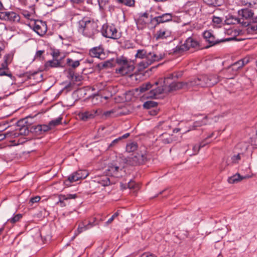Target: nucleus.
Segmentation results:
<instances>
[{
	"label": "nucleus",
	"instance_id": "nucleus-51",
	"mask_svg": "<svg viewBox=\"0 0 257 257\" xmlns=\"http://www.w3.org/2000/svg\"><path fill=\"white\" fill-rule=\"evenodd\" d=\"M53 58H54V59H57V58L60 55V52L59 51V50H54L52 54Z\"/></svg>",
	"mask_w": 257,
	"mask_h": 257
},
{
	"label": "nucleus",
	"instance_id": "nucleus-12",
	"mask_svg": "<svg viewBox=\"0 0 257 257\" xmlns=\"http://www.w3.org/2000/svg\"><path fill=\"white\" fill-rule=\"evenodd\" d=\"M154 38L156 41L164 39H168L169 41H171V39H172V32L167 28H163L156 33Z\"/></svg>",
	"mask_w": 257,
	"mask_h": 257
},
{
	"label": "nucleus",
	"instance_id": "nucleus-58",
	"mask_svg": "<svg viewBox=\"0 0 257 257\" xmlns=\"http://www.w3.org/2000/svg\"><path fill=\"white\" fill-rule=\"evenodd\" d=\"M113 111L112 110L107 111L106 112H104L103 113V115L106 117H108L110 115L111 113H113Z\"/></svg>",
	"mask_w": 257,
	"mask_h": 257
},
{
	"label": "nucleus",
	"instance_id": "nucleus-41",
	"mask_svg": "<svg viewBox=\"0 0 257 257\" xmlns=\"http://www.w3.org/2000/svg\"><path fill=\"white\" fill-rule=\"evenodd\" d=\"M118 3L123 4L128 7L135 5V0H116Z\"/></svg>",
	"mask_w": 257,
	"mask_h": 257
},
{
	"label": "nucleus",
	"instance_id": "nucleus-40",
	"mask_svg": "<svg viewBox=\"0 0 257 257\" xmlns=\"http://www.w3.org/2000/svg\"><path fill=\"white\" fill-rule=\"evenodd\" d=\"M214 133H212L210 135H209L206 138H205L200 143L199 145L198 146V149L196 152V153H198L200 148L204 147L206 144L209 143V142L207 141V139L212 137Z\"/></svg>",
	"mask_w": 257,
	"mask_h": 257
},
{
	"label": "nucleus",
	"instance_id": "nucleus-30",
	"mask_svg": "<svg viewBox=\"0 0 257 257\" xmlns=\"http://www.w3.org/2000/svg\"><path fill=\"white\" fill-rule=\"evenodd\" d=\"M130 135V133H126L122 136L121 137H120L115 140H114L108 146V148H111L112 147H114L116 146L119 142H120L122 139H126L128 138Z\"/></svg>",
	"mask_w": 257,
	"mask_h": 257
},
{
	"label": "nucleus",
	"instance_id": "nucleus-49",
	"mask_svg": "<svg viewBox=\"0 0 257 257\" xmlns=\"http://www.w3.org/2000/svg\"><path fill=\"white\" fill-rule=\"evenodd\" d=\"M207 119V117H204V118L203 119L202 121L201 122H195L194 123V124H195V126H201L203 124H206V122H205V120Z\"/></svg>",
	"mask_w": 257,
	"mask_h": 257
},
{
	"label": "nucleus",
	"instance_id": "nucleus-35",
	"mask_svg": "<svg viewBox=\"0 0 257 257\" xmlns=\"http://www.w3.org/2000/svg\"><path fill=\"white\" fill-rule=\"evenodd\" d=\"M207 5L217 7L221 5V0H203Z\"/></svg>",
	"mask_w": 257,
	"mask_h": 257
},
{
	"label": "nucleus",
	"instance_id": "nucleus-48",
	"mask_svg": "<svg viewBox=\"0 0 257 257\" xmlns=\"http://www.w3.org/2000/svg\"><path fill=\"white\" fill-rule=\"evenodd\" d=\"M127 188L129 189H134L136 186V183L134 181L131 180L127 183Z\"/></svg>",
	"mask_w": 257,
	"mask_h": 257
},
{
	"label": "nucleus",
	"instance_id": "nucleus-59",
	"mask_svg": "<svg viewBox=\"0 0 257 257\" xmlns=\"http://www.w3.org/2000/svg\"><path fill=\"white\" fill-rule=\"evenodd\" d=\"M149 16V14L147 13H145L142 15V16L140 17V20H141L143 18H146L148 19Z\"/></svg>",
	"mask_w": 257,
	"mask_h": 257
},
{
	"label": "nucleus",
	"instance_id": "nucleus-10",
	"mask_svg": "<svg viewBox=\"0 0 257 257\" xmlns=\"http://www.w3.org/2000/svg\"><path fill=\"white\" fill-rule=\"evenodd\" d=\"M3 5L0 1V19L3 20L8 21L11 22H18L20 20L18 14L14 12L5 11L2 10Z\"/></svg>",
	"mask_w": 257,
	"mask_h": 257
},
{
	"label": "nucleus",
	"instance_id": "nucleus-19",
	"mask_svg": "<svg viewBox=\"0 0 257 257\" xmlns=\"http://www.w3.org/2000/svg\"><path fill=\"white\" fill-rule=\"evenodd\" d=\"M77 197L76 194H68L66 195L60 194L59 195V201L57 203V204H59V205L63 207L66 206V204L64 203V200H67L68 199H75Z\"/></svg>",
	"mask_w": 257,
	"mask_h": 257
},
{
	"label": "nucleus",
	"instance_id": "nucleus-54",
	"mask_svg": "<svg viewBox=\"0 0 257 257\" xmlns=\"http://www.w3.org/2000/svg\"><path fill=\"white\" fill-rule=\"evenodd\" d=\"M140 257H157L155 254L149 252L143 253Z\"/></svg>",
	"mask_w": 257,
	"mask_h": 257
},
{
	"label": "nucleus",
	"instance_id": "nucleus-46",
	"mask_svg": "<svg viewBox=\"0 0 257 257\" xmlns=\"http://www.w3.org/2000/svg\"><path fill=\"white\" fill-rule=\"evenodd\" d=\"M222 20L221 18L213 16L212 17V22L216 25H219L221 23Z\"/></svg>",
	"mask_w": 257,
	"mask_h": 257
},
{
	"label": "nucleus",
	"instance_id": "nucleus-31",
	"mask_svg": "<svg viewBox=\"0 0 257 257\" xmlns=\"http://www.w3.org/2000/svg\"><path fill=\"white\" fill-rule=\"evenodd\" d=\"M153 86L154 85H152L151 83L147 82L141 85L137 89V90H139L141 93H144L151 89Z\"/></svg>",
	"mask_w": 257,
	"mask_h": 257
},
{
	"label": "nucleus",
	"instance_id": "nucleus-33",
	"mask_svg": "<svg viewBox=\"0 0 257 257\" xmlns=\"http://www.w3.org/2000/svg\"><path fill=\"white\" fill-rule=\"evenodd\" d=\"M68 77L73 82H77L80 81V78L79 76H77L75 72L71 69L68 70Z\"/></svg>",
	"mask_w": 257,
	"mask_h": 257
},
{
	"label": "nucleus",
	"instance_id": "nucleus-26",
	"mask_svg": "<svg viewBox=\"0 0 257 257\" xmlns=\"http://www.w3.org/2000/svg\"><path fill=\"white\" fill-rule=\"evenodd\" d=\"M160 138L162 143L164 144L172 143L175 140L174 139V137H173V135H170L166 133L162 134L160 136Z\"/></svg>",
	"mask_w": 257,
	"mask_h": 257
},
{
	"label": "nucleus",
	"instance_id": "nucleus-45",
	"mask_svg": "<svg viewBox=\"0 0 257 257\" xmlns=\"http://www.w3.org/2000/svg\"><path fill=\"white\" fill-rule=\"evenodd\" d=\"M12 60V57L11 54H7L4 57V61L8 64H10Z\"/></svg>",
	"mask_w": 257,
	"mask_h": 257
},
{
	"label": "nucleus",
	"instance_id": "nucleus-6",
	"mask_svg": "<svg viewBox=\"0 0 257 257\" xmlns=\"http://www.w3.org/2000/svg\"><path fill=\"white\" fill-rule=\"evenodd\" d=\"M165 92H171L180 89L190 88L189 81L187 82H177L172 79L165 77L163 80Z\"/></svg>",
	"mask_w": 257,
	"mask_h": 257
},
{
	"label": "nucleus",
	"instance_id": "nucleus-23",
	"mask_svg": "<svg viewBox=\"0 0 257 257\" xmlns=\"http://www.w3.org/2000/svg\"><path fill=\"white\" fill-rule=\"evenodd\" d=\"M34 131L38 135H41L50 130V127L48 125L40 124L32 127Z\"/></svg>",
	"mask_w": 257,
	"mask_h": 257
},
{
	"label": "nucleus",
	"instance_id": "nucleus-7",
	"mask_svg": "<svg viewBox=\"0 0 257 257\" xmlns=\"http://www.w3.org/2000/svg\"><path fill=\"white\" fill-rule=\"evenodd\" d=\"M116 63L120 66L118 69H116V72L119 74L126 75L134 70V65L124 57L117 58Z\"/></svg>",
	"mask_w": 257,
	"mask_h": 257
},
{
	"label": "nucleus",
	"instance_id": "nucleus-55",
	"mask_svg": "<svg viewBox=\"0 0 257 257\" xmlns=\"http://www.w3.org/2000/svg\"><path fill=\"white\" fill-rule=\"evenodd\" d=\"M8 65H9V64L8 63H6L4 61L2 63L0 68L9 71V68L8 67Z\"/></svg>",
	"mask_w": 257,
	"mask_h": 257
},
{
	"label": "nucleus",
	"instance_id": "nucleus-64",
	"mask_svg": "<svg viewBox=\"0 0 257 257\" xmlns=\"http://www.w3.org/2000/svg\"><path fill=\"white\" fill-rule=\"evenodd\" d=\"M46 4L48 6H52V3L50 2H49V1L46 0Z\"/></svg>",
	"mask_w": 257,
	"mask_h": 257
},
{
	"label": "nucleus",
	"instance_id": "nucleus-24",
	"mask_svg": "<svg viewBox=\"0 0 257 257\" xmlns=\"http://www.w3.org/2000/svg\"><path fill=\"white\" fill-rule=\"evenodd\" d=\"M113 60L111 59L109 60H107L104 62H101L100 63L97 64L96 65V67L99 71L103 69H107L109 68H111L113 66Z\"/></svg>",
	"mask_w": 257,
	"mask_h": 257
},
{
	"label": "nucleus",
	"instance_id": "nucleus-42",
	"mask_svg": "<svg viewBox=\"0 0 257 257\" xmlns=\"http://www.w3.org/2000/svg\"><path fill=\"white\" fill-rule=\"evenodd\" d=\"M183 75V72L182 71H179V72H175L173 73H171L168 75V76L167 77L168 78H170L171 79H173L174 78H179L181 77Z\"/></svg>",
	"mask_w": 257,
	"mask_h": 257
},
{
	"label": "nucleus",
	"instance_id": "nucleus-61",
	"mask_svg": "<svg viewBox=\"0 0 257 257\" xmlns=\"http://www.w3.org/2000/svg\"><path fill=\"white\" fill-rule=\"evenodd\" d=\"M198 149V146H194L193 148V150L194 151V153L193 154V155H196L197 154V153H196V152L197 151Z\"/></svg>",
	"mask_w": 257,
	"mask_h": 257
},
{
	"label": "nucleus",
	"instance_id": "nucleus-15",
	"mask_svg": "<svg viewBox=\"0 0 257 257\" xmlns=\"http://www.w3.org/2000/svg\"><path fill=\"white\" fill-rule=\"evenodd\" d=\"M33 30L39 35H44L47 31L46 23L42 21H36L33 25Z\"/></svg>",
	"mask_w": 257,
	"mask_h": 257
},
{
	"label": "nucleus",
	"instance_id": "nucleus-18",
	"mask_svg": "<svg viewBox=\"0 0 257 257\" xmlns=\"http://www.w3.org/2000/svg\"><path fill=\"white\" fill-rule=\"evenodd\" d=\"M165 91V87H164V85L162 87H158L157 88H153L152 90H151L148 94V95L146 96L147 98H157L158 96L163 93V92Z\"/></svg>",
	"mask_w": 257,
	"mask_h": 257
},
{
	"label": "nucleus",
	"instance_id": "nucleus-63",
	"mask_svg": "<svg viewBox=\"0 0 257 257\" xmlns=\"http://www.w3.org/2000/svg\"><path fill=\"white\" fill-rule=\"evenodd\" d=\"M252 22L254 23H255L256 24L257 23V16L256 17H254V18H253L251 19Z\"/></svg>",
	"mask_w": 257,
	"mask_h": 257
},
{
	"label": "nucleus",
	"instance_id": "nucleus-11",
	"mask_svg": "<svg viewBox=\"0 0 257 257\" xmlns=\"http://www.w3.org/2000/svg\"><path fill=\"white\" fill-rule=\"evenodd\" d=\"M88 175V173L85 170H78L69 176L64 183L66 185L70 186L71 183L76 182L80 179H85Z\"/></svg>",
	"mask_w": 257,
	"mask_h": 257
},
{
	"label": "nucleus",
	"instance_id": "nucleus-39",
	"mask_svg": "<svg viewBox=\"0 0 257 257\" xmlns=\"http://www.w3.org/2000/svg\"><path fill=\"white\" fill-rule=\"evenodd\" d=\"M62 118L61 117H59L57 118L52 120L49 122L48 126L50 127V129L54 126H57L58 124L61 123Z\"/></svg>",
	"mask_w": 257,
	"mask_h": 257
},
{
	"label": "nucleus",
	"instance_id": "nucleus-36",
	"mask_svg": "<svg viewBox=\"0 0 257 257\" xmlns=\"http://www.w3.org/2000/svg\"><path fill=\"white\" fill-rule=\"evenodd\" d=\"M244 5L254 9L257 8V0H243Z\"/></svg>",
	"mask_w": 257,
	"mask_h": 257
},
{
	"label": "nucleus",
	"instance_id": "nucleus-5",
	"mask_svg": "<svg viewBox=\"0 0 257 257\" xmlns=\"http://www.w3.org/2000/svg\"><path fill=\"white\" fill-rule=\"evenodd\" d=\"M136 57L145 59L140 63V65L143 66L144 68L148 67L154 62L158 61L162 58L160 55H157L151 52L147 53L145 50H138Z\"/></svg>",
	"mask_w": 257,
	"mask_h": 257
},
{
	"label": "nucleus",
	"instance_id": "nucleus-21",
	"mask_svg": "<svg viewBox=\"0 0 257 257\" xmlns=\"http://www.w3.org/2000/svg\"><path fill=\"white\" fill-rule=\"evenodd\" d=\"M242 64L243 63H239L238 61L230 65L227 69L232 75H235L237 74L238 71L243 67Z\"/></svg>",
	"mask_w": 257,
	"mask_h": 257
},
{
	"label": "nucleus",
	"instance_id": "nucleus-13",
	"mask_svg": "<svg viewBox=\"0 0 257 257\" xmlns=\"http://www.w3.org/2000/svg\"><path fill=\"white\" fill-rule=\"evenodd\" d=\"M101 113V110L99 109L96 110L92 109L80 112L78 114V116L81 120L86 121L93 118L96 115L100 114Z\"/></svg>",
	"mask_w": 257,
	"mask_h": 257
},
{
	"label": "nucleus",
	"instance_id": "nucleus-37",
	"mask_svg": "<svg viewBox=\"0 0 257 257\" xmlns=\"http://www.w3.org/2000/svg\"><path fill=\"white\" fill-rule=\"evenodd\" d=\"M158 105V103L154 101H147L143 104L144 108L146 109H150L151 108H154L156 107Z\"/></svg>",
	"mask_w": 257,
	"mask_h": 257
},
{
	"label": "nucleus",
	"instance_id": "nucleus-9",
	"mask_svg": "<svg viewBox=\"0 0 257 257\" xmlns=\"http://www.w3.org/2000/svg\"><path fill=\"white\" fill-rule=\"evenodd\" d=\"M102 35L108 38L118 39L120 37V34L113 25H104L101 30Z\"/></svg>",
	"mask_w": 257,
	"mask_h": 257
},
{
	"label": "nucleus",
	"instance_id": "nucleus-52",
	"mask_svg": "<svg viewBox=\"0 0 257 257\" xmlns=\"http://www.w3.org/2000/svg\"><path fill=\"white\" fill-rule=\"evenodd\" d=\"M40 199H41L40 197L37 196L33 197L31 198L30 201L32 203H36V202H38L40 201Z\"/></svg>",
	"mask_w": 257,
	"mask_h": 257
},
{
	"label": "nucleus",
	"instance_id": "nucleus-3",
	"mask_svg": "<svg viewBox=\"0 0 257 257\" xmlns=\"http://www.w3.org/2000/svg\"><path fill=\"white\" fill-rule=\"evenodd\" d=\"M97 24L90 18L84 17L78 22V29L84 36L92 37L96 31Z\"/></svg>",
	"mask_w": 257,
	"mask_h": 257
},
{
	"label": "nucleus",
	"instance_id": "nucleus-56",
	"mask_svg": "<svg viewBox=\"0 0 257 257\" xmlns=\"http://www.w3.org/2000/svg\"><path fill=\"white\" fill-rule=\"evenodd\" d=\"M10 133H7L5 134H0V141L4 140L7 137L10 136Z\"/></svg>",
	"mask_w": 257,
	"mask_h": 257
},
{
	"label": "nucleus",
	"instance_id": "nucleus-17",
	"mask_svg": "<svg viewBox=\"0 0 257 257\" xmlns=\"http://www.w3.org/2000/svg\"><path fill=\"white\" fill-rule=\"evenodd\" d=\"M172 17L173 16L172 14L166 13L162 15L161 16L154 18L152 21H155L157 22V24H159L160 23H163L172 21Z\"/></svg>",
	"mask_w": 257,
	"mask_h": 257
},
{
	"label": "nucleus",
	"instance_id": "nucleus-22",
	"mask_svg": "<svg viewBox=\"0 0 257 257\" xmlns=\"http://www.w3.org/2000/svg\"><path fill=\"white\" fill-rule=\"evenodd\" d=\"M186 45L188 47V50L191 48H197L199 47V42L192 37L188 38L185 42Z\"/></svg>",
	"mask_w": 257,
	"mask_h": 257
},
{
	"label": "nucleus",
	"instance_id": "nucleus-20",
	"mask_svg": "<svg viewBox=\"0 0 257 257\" xmlns=\"http://www.w3.org/2000/svg\"><path fill=\"white\" fill-rule=\"evenodd\" d=\"M59 67H63V66L61 65L60 60L57 59L48 61L45 64V69L46 71L49 70L50 68Z\"/></svg>",
	"mask_w": 257,
	"mask_h": 257
},
{
	"label": "nucleus",
	"instance_id": "nucleus-32",
	"mask_svg": "<svg viewBox=\"0 0 257 257\" xmlns=\"http://www.w3.org/2000/svg\"><path fill=\"white\" fill-rule=\"evenodd\" d=\"M138 146L136 142H131L128 143L126 146V151L131 153L137 150Z\"/></svg>",
	"mask_w": 257,
	"mask_h": 257
},
{
	"label": "nucleus",
	"instance_id": "nucleus-25",
	"mask_svg": "<svg viewBox=\"0 0 257 257\" xmlns=\"http://www.w3.org/2000/svg\"><path fill=\"white\" fill-rule=\"evenodd\" d=\"M239 17L237 18L232 15H229L226 17L225 21V24L227 25H236L240 24L241 21Z\"/></svg>",
	"mask_w": 257,
	"mask_h": 257
},
{
	"label": "nucleus",
	"instance_id": "nucleus-57",
	"mask_svg": "<svg viewBox=\"0 0 257 257\" xmlns=\"http://www.w3.org/2000/svg\"><path fill=\"white\" fill-rule=\"evenodd\" d=\"M44 53V50H39L38 51L36 54L35 57H40Z\"/></svg>",
	"mask_w": 257,
	"mask_h": 257
},
{
	"label": "nucleus",
	"instance_id": "nucleus-1",
	"mask_svg": "<svg viewBox=\"0 0 257 257\" xmlns=\"http://www.w3.org/2000/svg\"><path fill=\"white\" fill-rule=\"evenodd\" d=\"M122 169L116 164H109L105 171L106 174L95 177L94 181L103 187L114 184L116 182L115 178L121 176L119 174V172Z\"/></svg>",
	"mask_w": 257,
	"mask_h": 257
},
{
	"label": "nucleus",
	"instance_id": "nucleus-43",
	"mask_svg": "<svg viewBox=\"0 0 257 257\" xmlns=\"http://www.w3.org/2000/svg\"><path fill=\"white\" fill-rule=\"evenodd\" d=\"M242 154L238 153L237 155L232 156L231 158V162L233 164L238 163V161L241 159V155Z\"/></svg>",
	"mask_w": 257,
	"mask_h": 257
},
{
	"label": "nucleus",
	"instance_id": "nucleus-44",
	"mask_svg": "<svg viewBox=\"0 0 257 257\" xmlns=\"http://www.w3.org/2000/svg\"><path fill=\"white\" fill-rule=\"evenodd\" d=\"M22 217V215L21 214H17L11 219H9L8 221H10L12 223H15L18 221Z\"/></svg>",
	"mask_w": 257,
	"mask_h": 257
},
{
	"label": "nucleus",
	"instance_id": "nucleus-62",
	"mask_svg": "<svg viewBox=\"0 0 257 257\" xmlns=\"http://www.w3.org/2000/svg\"><path fill=\"white\" fill-rule=\"evenodd\" d=\"M72 2L76 4H81L83 3V0H71Z\"/></svg>",
	"mask_w": 257,
	"mask_h": 257
},
{
	"label": "nucleus",
	"instance_id": "nucleus-27",
	"mask_svg": "<svg viewBox=\"0 0 257 257\" xmlns=\"http://www.w3.org/2000/svg\"><path fill=\"white\" fill-rule=\"evenodd\" d=\"M95 225L96 224L94 223V221L93 222L89 221L88 224H86L85 223L83 222L81 224H80L78 226L77 230L79 233H81L83 231L86 230Z\"/></svg>",
	"mask_w": 257,
	"mask_h": 257
},
{
	"label": "nucleus",
	"instance_id": "nucleus-8",
	"mask_svg": "<svg viewBox=\"0 0 257 257\" xmlns=\"http://www.w3.org/2000/svg\"><path fill=\"white\" fill-rule=\"evenodd\" d=\"M253 14V11L248 8L239 10L238 15L241 20V25L244 27L249 26Z\"/></svg>",
	"mask_w": 257,
	"mask_h": 257
},
{
	"label": "nucleus",
	"instance_id": "nucleus-60",
	"mask_svg": "<svg viewBox=\"0 0 257 257\" xmlns=\"http://www.w3.org/2000/svg\"><path fill=\"white\" fill-rule=\"evenodd\" d=\"M120 187H121V189H126V188H128L127 186V183H125V184L121 183Z\"/></svg>",
	"mask_w": 257,
	"mask_h": 257
},
{
	"label": "nucleus",
	"instance_id": "nucleus-50",
	"mask_svg": "<svg viewBox=\"0 0 257 257\" xmlns=\"http://www.w3.org/2000/svg\"><path fill=\"white\" fill-rule=\"evenodd\" d=\"M238 61L239 63H243L242 67H243L245 64L249 62V59L247 58H244L238 60Z\"/></svg>",
	"mask_w": 257,
	"mask_h": 257
},
{
	"label": "nucleus",
	"instance_id": "nucleus-34",
	"mask_svg": "<svg viewBox=\"0 0 257 257\" xmlns=\"http://www.w3.org/2000/svg\"><path fill=\"white\" fill-rule=\"evenodd\" d=\"M66 64L68 66L75 69L80 65V62L78 60L74 61L70 58H67L66 60Z\"/></svg>",
	"mask_w": 257,
	"mask_h": 257
},
{
	"label": "nucleus",
	"instance_id": "nucleus-16",
	"mask_svg": "<svg viewBox=\"0 0 257 257\" xmlns=\"http://www.w3.org/2000/svg\"><path fill=\"white\" fill-rule=\"evenodd\" d=\"M90 56L92 57H96L100 59L105 58V54L104 52V49L101 46L95 47L89 50Z\"/></svg>",
	"mask_w": 257,
	"mask_h": 257
},
{
	"label": "nucleus",
	"instance_id": "nucleus-29",
	"mask_svg": "<svg viewBox=\"0 0 257 257\" xmlns=\"http://www.w3.org/2000/svg\"><path fill=\"white\" fill-rule=\"evenodd\" d=\"M187 50H188V47H187L185 43H184V44L183 45L176 46L173 49V53L176 54H180Z\"/></svg>",
	"mask_w": 257,
	"mask_h": 257
},
{
	"label": "nucleus",
	"instance_id": "nucleus-47",
	"mask_svg": "<svg viewBox=\"0 0 257 257\" xmlns=\"http://www.w3.org/2000/svg\"><path fill=\"white\" fill-rule=\"evenodd\" d=\"M119 215V212L117 211L106 222V224L107 225H108L109 224L111 223L114 220V219L118 216Z\"/></svg>",
	"mask_w": 257,
	"mask_h": 257
},
{
	"label": "nucleus",
	"instance_id": "nucleus-53",
	"mask_svg": "<svg viewBox=\"0 0 257 257\" xmlns=\"http://www.w3.org/2000/svg\"><path fill=\"white\" fill-rule=\"evenodd\" d=\"M248 27V29H250L251 31L257 32V24H255L253 25H249Z\"/></svg>",
	"mask_w": 257,
	"mask_h": 257
},
{
	"label": "nucleus",
	"instance_id": "nucleus-28",
	"mask_svg": "<svg viewBox=\"0 0 257 257\" xmlns=\"http://www.w3.org/2000/svg\"><path fill=\"white\" fill-rule=\"evenodd\" d=\"M247 178L246 176L242 177L239 174L236 173V174L229 177L228 178V183L230 184H234L240 181V180H242L243 179Z\"/></svg>",
	"mask_w": 257,
	"mask_h": 257
},
{
	"label": "nucleus",
	"instance_id": "nucleus-2",
	"mask_svg": "<svg viewBox=\"0 0 257 257\" xmlns=\"http://www.w3.org/2000/svg\"><path fill=\"white\" fill-rule=\"evenodd\" d=\"M219 81L218 77L216 75H202L189 80L190 87L199 86L201 87H211Z\"/></svg>",
	"mask_w": 257,
	"mask_h": 257
},
{
	"label": "nucleus",
	"instance_id": "nucleus-4",
	"mask_svg": "<svg viewBox=\"0 0 257 257\" xmlns=\"http://www.w3.org/2000/svg\"><path fill=\"white\" fill-rule=\"evenodd\" d=\"M125 163L130 166H135L145 164L148 160L146 149L145 147L140 148L137 152L125 159Z\"/></svg>",
	"mask_w": 257,
	"mask_h": 257
},
{
	"label": "nucleus",
	"instance_id": "nucleus-38",
	"mask_svg": "<svg viewBox=\"0 0 257 257\" xmlns=\"http://www.w3.org/2000/svg\"><path fill=\"white\" fill-rule=\"evenodd\" d=\"M7 76L10 77L12 80H15V78L12 75L10 71L0 68V76Z\"/></svg>",
	"mask_w": 257,
	"mask_h": 257
},
{
	"label": "nucleus",
	"instance_id": "nucleus-14",
	"mask_svg": "<svg viewBox=\"0 0 257 257\" xmlns=\"http://www.w3.org/2000/svg\"><path fill=\"white\" fill-rule=\"evenodd\" d=\"M203 37L205 39L206 41L208 42L210 44L209 46H207L206 48H209L211 46H214L217 44L220 43V42H225L227 41V39L224 40L222 39L219 40L218 39H216L214 35L210 32V31H205L203 33Z\"/></svg>",
	"mask_w": 257,
	"mask_h": 257
}]
</instances>
